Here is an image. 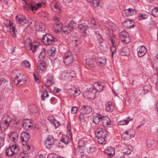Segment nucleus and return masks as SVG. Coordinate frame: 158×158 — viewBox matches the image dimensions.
<instances>
[{"label":"nucleus","instance_id":"1","mask_svg":"<svg viewBox=\"0 0 158 158\" xmlns=\"http://www.w3.org/2000/svg\"><path fill=\"white\" fill-rule=\"evenodd\" d=\"M57 39L54 38L51 34H46L42 38V41L46 45H56Z\"/></svg>","mask_w":158,"mask_h":158},{"label":"nucleus","instance_id":"2","mask_svg":"<svg viewBox=\"0 0 158 158\" xmlns=\"http://www.w3.org/2000/svg\"><path fill=\"white\" fill-rule=\"evenodd\" d=\"M57 39L54 38L51 34H46L42 38V41L46 45H56Z\"/></svg>","mask_w":158,"mask_h":158},{"label":"nucleus","instance_id":"3","mask_svg":"<svg viewBox=\"0 0 158 158\" xmlns=\"http://www.w3.org/2000/svg\"><path fill=\"white\" fill-rule=\"evenodd\" d=\"M81 112L79 115V118L81 122L86 121V114H89L92 111V108L89 106H84L81 109Z\"/></svg>","mask_w":158,"mask_h":158},{"label":"nucleus","instance_id":"4","mask_svg":"<svg viewBox=\"0 0 158 158\" xmlns=\"http://www.w3.org/2000/svg\"><path fill=\"white\" fill-rule=\"evenodd\" d=\"M77 24L73 21H71L66 26H64L62 28L63 31L67 34L70 33L72 30L77 27Z\"/></svg>","mask_w":158,"mask_h":158},{"label":"nucleus","instance_id":"5","mask_svg":"<svg viewBox=\"0 0 158 158\" xmlns=\"http://www.w3.org/2000/svg\"><path fill=\"white\" fill-rule=\"evenodd\" d=\"M135 132L134 130L129 129L123 133L122 135V138L124 140H128L135 136Z\"/></svg>","mask_w":158,"mask_h":158},{"label":"nucleus","instance_id":"6","mask_svg":"<svg viewBox=\"0 0 158 158\" xmlns=\"http://www.w3.org/2000/svg\"><path fill=\"white\" fill-rule=\"evenodd\" d=\"M119 37L122 40V41L126 44L130 42L131 38L129 33L125 30L122 31L119 33Z\"/></svg>","mask_w":158,"mask_h":158},{"label":"nucleus","instance_id":"7","mask_svg":"<svg viewBox=\"0 0 158 158\" xmlns=\"http://www.w3.org/2000/svg\"><path fill=\"white\" fill-rule=\"evenodd\" d=\"M24 44L27 49L28 50H31L33 53L35 52L36 49L38 48V46L35 45L33 46V44L29 38L26 40Z\"/></svg>","mask_w":158,"mask_h":158},{"label":"nucleus","instance_id":"8","mask_svg":"<svg viewBox=\"0 0 158 158\" xmlns=\"http://www.w3.org/2000/svg\"><path fill=\"white\" fill-rule=\"evenodd\" d=\"M102 125L104 127H111L112 125L110 118L107 116L102 117V120L100 125Z\"/></svg>","mask_w":158,"mask_h":158},{"label":"nucleus","instance_id":"9","mask_svg":"<svg viewBox=\"0 0 158 158\" xmlns=\"http://www.w3.org/2000/svg\"><path fill=\"white\" fill-rule=\"evenodd\" d=\"M64 56V63L66 65H68L73 62L74 57L71 53L66 54Z\"/></svg>","mask_w":158,"mask_h":158},{"label":"nucleus","instance_id":"10","mask_svg":"<svg viewBox=\"0 0 158 158\" xmlns=\"http://www.w3.org/2000/svg\"><path fill=\"white\" fill-rule=\"evenodd\" d=\"M46 69V64L42 60H40L37 65V70L40 73H44Z\"/></svg>","mask_w":158,"mask_h":158},{"label":"nucleus","instance_id":"11","mask_svg":"<svg viewBox=\"0 0 158 158\" xmlns=\"http://www.w3.org/2000/svg\"><path fill=\"white\" fill-rule=\"evenodd\" d=\"M97 133L96 136L97 137H106L108 135L107 132L105 129H103L102 128L97 129L96 131Z\"/></svg>","mask_w":158,"mask_h":158},{"label":"nucleus","instance_id":"12","mask_svg":"<svg viewBox=\"0 0 158 158\" xmlns=\"http://www.w3.org/2000/svg\"><path fill=\"white\" fill-rule=\"evenodd\" d=\"M122 24H123V26L125 28L128 29L133 28L135 27L134 22L129 19H126L124 21Z\"/></svg>","mask_w":158,"mask_h":158},{"label":"nucleus","instance_id":"13","mask_svg":"<svg viewBox=\"0 0 158 158\" xmlns=\"http://www.w3.org/2000/svg\"><path fill=\"white\" fill-rule=\"evenodd\" d=\"M15 18L17 23L21 25H23L27 21L25 16L21 15H17Z\"/></svg>","mask_w":158,"mask_h":158},{"label":"nucleus","instance_id":"14","mask_svg":"<svg viewBox=\"0 0 158 158\" xmlns=\"http://www.w3.org/2000/svg\"><path fill=\"white\" fill-rule=\"evenodd\" d=\"M54 142L53 138L49 135L46 142H44L45 146L48 148H50L54 144Z\"/></svg>","mask_w":158,"mask_h":158},{"label":"nucleus","instance_id":"15","mask_svg":"<svg viewBox=\"0 0 158 158\" xmlns=\"http://www.w3.org/2000/svg\"><path fill=\"white\" fill-rule=\"evenodd\" d=\"M96 92L94 88H89V89H87L84 91L85 93H86V94L89 95L88 97L89 98L94 97L95 94Z\"/></svg>","mask_w":158,"mask_h":158},{"label":"nucleus","instance_id":"16","mask_svg":"<svg viewBox=\"0 0 158 158\" xmlns=\"http://www.w3.org/2000/svg\"><path fill=\"white\" fill-rule=\"evenodd\" d=\"M130 50L127 47H124L122 48L119 51L120 54L123 56H128L129 55Z\"/></svg>","mask_w":158,"mask_h":158},{"label":"nucleus","instance_id":"17","mask_svg":"<svg viewBox=\"0 0 158 158\" xmlns=\"http://www.w3.org/2000/svg\"><path fill=\"white\" fill-rule=\"evenodd\" d=\"M147 50L145 46H142L140 47L138 52V56L139 57H143L146 53Z\"/></svg>","mask_w":158,"mask_h":158},{"label":"nucleus","instance_id":"18","mask_svg":"<svg viewBox=\"0 0 158 158\" xmlns=\"http://www.w3.org/2000/svg\"><path fill=\"white\" fill-rule=\"evenodd\" d=\"M21 140L22 141H25L27 142L28 141L30 138L29 134L27 132H23L21 135Z\"/></svg>","mask_w":158,"mask_h":158},{"label":"nucleus","instance_id":"19","mask_svg":"<svg viewBox=\"0 0 158 158\" xmlns=\"http://www.w3.org/2000/svg\"><path fill=\"white\" fill-rule=\"evenodd\" d=\"M125 13L127 16H130L135 15L136 11L135 10L129 8L124 10Z\"/></svg>","mask_w":158,"mask_h":158},{"label":"nucleus","instance_id":"20","mask_svg":"<svg viewBox=\"0 0 158 158\" xmlns=\"http://www.w3.org/2000/svg\"><path fill=\"white\" fill-rule=\"evenodd\" d=\"M85 148V142L83 140H80L78 142V147L77 148L79 152L81 153L83 152Z\"/></svg>","mask_w":158,"mask_h":158},{"label":"nucleus","instance_id":"21","mask_svg":"<svg viewBox=\"0 0 158 158\" xmlns=\"http://www.w3.org/2000/svg\"><path fill=\"white\" fill-rule=\"evenodd\" d=\"M94 88L96 91L100 92L103 90L104 86L98 82H96L94 84Z\"/></svg>","mask_w":158,"mask_h":158},{"label":"nucleus","instance_id":"22","mask_svg":"<svg viewBox=\"0 0 158 158\" xmlns=\"http://www.w3.org/2000/svg\"><path fill=\"white\" fill-rule=\"evenodd\" d=\"M114 109V106L111 102H108L106 104V111L111 112Z\"/></svg>","mask_w":158,"mask_h":158},{"label":"nucleus","instance_id":"23","mask_svg":"<svg viewBox=\"0 0 158 158\" xmlns=\"http://www.w3.org/2000/svg\"><path fill=\"white\" fill-rule=\"evenodd\" d=\"M86 63L89 66L91 67H94V64L96 62V59H88L86 60Z\"/></svg>","mask_w":158,"mask_h":158},{"label":"nucleus","instance_id":"24","mask_svg":"<svg viewBox=\"0 0 158 158\" xmlns=\"http://www.w3.org/2000/svg\"><path fill=\"white\" fill-rule=\"evenodd\" d=\"M131 147H128L127 145H125L123 149V153L125 154L126 155H128L130 154L131 151Z\"/></svg>","mask_w":158,"mask_h":158},{"label":"nucleus","instance_id":"25","mask_svg":"<svg viewBox=\"0 0 158 158\" xmlns=\"http://www.w3.org/2000/svg\"><path fill=\"white\" fill-rule=\"evenodd\" d=\"M3 86L4 88L9 89H12V86L10 82L6 81V80L3 82Z\"/></svg>","mask_w":158,"mask_h":158},{"label":"nucleus","instance_id":"26","mask_svg":"<svg viewBox=\"0 0 158 158\" xmlns=\"http://www.w3.org/2000/svg\"><path fill=\"white\" fill-rule=\"evenodd\" d=\"M61 26V25L59 23H56L53 27L54 32L56 33H59L62 29Z\"/></svg>","mask_w":158,"mask_h":158},{"label":"nucleus","instance_id":"27","mask_svg":"<svg viewBox=\"0 0 158 158\" xmlns=\"http://www.w3.org/2000/svg\"><path fill=\"white\" fill-rule=\"evenodd\" d=\"M96 63L98 65L103 66L106 63V60L105 59H96Z\"/></svg>","mask_w":158,"mask_h":158},{"label":"nucleus","instance_id":"28","mask_svg":"<svg viewBox=\"0 0 158 158\" xmlns=\"http://www.w3.org/2000/svg\"><path fill=\"white\" fill-rule=\"evenodd\" d=\"M48 52L49 56H53L56 53V49L55 47H52L51 49L48 50Z\"/></svg>","mask_w":158,"mask_h":158},{"label":"nucleus","instance_id":"29","mask_svg":"<svg viewBox=\"0 0 158 158\" xmlns=\"http://www.w3.org/2000/svg\"><path fill=\"white\" fill-rule=\"evenodd\" d=\"M102 120V117L98 116H95L93 118L94 123L95 124H98L99 123H101Z\"/></svg>","mask_w":158,"mask_h":158},{"label":"nucleus","instance_id":"30","mask_svg":"<svg viewBox=\"0 0 158 158\" xmlns=\"http://www.w3.org/2000/svg\"><path fill=\"white\" fill-rule=\"evenodd\" d=\"M6 153L8 156H11L16 153L15 152H14L13 150H12L10 148H8L6 150Z\"/></svg>","mask_w":158,"mask_h":158},{"label":"nucleus","instance_id":"31","mask_svg":"<svg viewBox=\"0 0 158 158\" xmlns=\"http://www.w3.org/2000/svg\"><path fill=\"white\" fill-rule=\"evenodd\" d=\"M62 138L60 139L61 142L64 143L65 144H67L69 142V137L66 135L62 136Z\"/></svg>","mask_w":158,"mask_h":158},{"label":"nucleus","instance_id":"32","mask_svg":"<svg viewBox=\"0 0 158 158\" xmlns=\"http://www.w3.org/2000/svg\"><path fill=\"white\" fill-rule=\"evenodd\" d=\"M13 81L16 85H22L26 83V80L25 78H23L19 79L16 83V81L15 80H13Z\"/></svg>","mask_w":158,"mask_h":158},{"label":"nucleus","instance_id":"33","mask_svg":"<svg viewBox=\"0 0 158 158\" xmlns=\"http://www.w3.org/2000/svg\"><path fill=\"white\" fill-rule=\"evenodd\" d=\"M98 139V141L99 144H105L106 142V137H103L100 138L97 137Z\"/></svg>","mask_w":158,"mask_h":158},{"label":"nucleus","instance_id":"34","mask_svg":"<svg viewBox=\"0 0 158 158\" xmlns=\"http://www.w3.org/2000/svg\"><path fill=\"white\" fill-rule=\"evenodd\" d=\"M151 89L152 86L150 85H146L143 88L144 93L145 94L147 93L148 91L151 90Z\"/></svg>","mask_w":158,"mask_h":158},{"label":"nucleus","instance_id":"35","mask_svg":"<svg viewBox=\"0 0 158 158\" xmlns=\"http://www.w3.org/2000/svg\"><path fill=\"white\" fill-rule=\"evenodd\" d=\"M46 50L44 48L41 51V52L40 53L39 57L41 59H43L45 57L46 54Z\"/></svg>","mask_w":158,"mask_h":158},{"label":"nucleus","instance_id":"36","mask_svg":"<svg viewBox=\"0 0 158 158\" xmlns=\"http://www.w3.org/2000/svg\"><path fill=\"white\" fill-rule=\"evenodd\" d=\"M129 119V118L128 117L127 118V120H124L123 121H119L118 123V125H127V124L129 121L130 120H132V119H130L128 120V119Z\"/></svg>","mask_w":158,"mask_h":158},{"label":"nucleus","instance_id":"37","mask_svg":"<svg viewBox=\"0 0 158 158\" xmlns=\"http://www.w3.org/2000/svg\"><path fill=\"white\" fill-rule=\"evenodd\" d=\"M39 28L38 29L39 31H43L46 30V27L44 23H39Z\"/></svg>","mask_w":158,"mask_h":158},{"label":"nucleus","instance_id":"38","mask_svg":"<svg viewBox=\"0 0 158 158\" xmlns=\"http://www.w3.org/2000/svg\"><path fill=\"white\" fill-rule=\"evenodd\" d=\"M78 27L81 30H86L88 28V26L85 23L79 25Z\"/></svg>","mask_w":158,"mask_h":158},{"label":"nucleus","instance_id":"39","mask_svg":"<svg viewBox=\"0 0 158 158\" xmlns=\"http://www.w3.org/2000/svg\"><path fill=\"white\" fill-rule=\"evenodd\" d=\"M24 31L27 33L29 34L32 31L33 29L31 26L29 25H28L24 29Z\"/></svg>","mask_w":158,"mask_h":158},{"label":"nucleus","instance_id":"40","mask_svg":"<svg viewBox=\"0 0 158 158\" xmlns=\"http://www.w3.org/2000/svg\"><path fill=\"white\" fill-rule=\"evenodd\" d=\"M100 44V49L103 51H106L107 49V48L106 45L103 42L102 43H99Z\"/></svg>","mask_w":158,"mask_h":158},{"label":"nucleus","instance_id":"41","mask_svg":"<svg viewBox=\"0 0 158 158\" xmlns=\"http://www.w3.org/2000/svg\"><path fill=\"white\" fill-rule=\"evenodd\" d=\"M30 110L31 112L34 113H37L38 111L37 106L34 105L31 106Z\"/></svg>","mask_w":158,"mask_h":158},{"label":"nucleus","instance_id":"42","mask_svg":"<svg viewBox=\"0 0 158 158\" xmlns=\"http://www.w3.org/2000/svg\"><path fill=\"white\" fill-rule=\"evenodd\" d=\"M152 14L154 17H158V8H156L153 9L152 11Z\"/></svg>","mask_w":158,"mask_h":158},{"label":"nucleus","instance_id":"43","mask_svg":"<svg viewBox=\"0 0 158 158\" xmlns=\"http://www.w3.org/2000/svg\"><path fill=\"white\" fill-rule=\"evenodd\" d=\"M88 23L91 27H93L96 25L95 20L93 18H90L89 19Z\"/></svg>","mask_w":158,"mask_h":158},{"label":"nucleus","instance_id":"44","mask_svg":"<svg viewBox=\"0 0 158 158\" xmlns=\"http://www.w3.org/2000/svg\"><path fill=\"white\" fill-rule=\"evenodd\" d=\"M27 124H28L27 120H24L23 122L22 127L26 130L29 131V128L27 126Z\"/></svg>","mask_w":158,"mask_h":158},{"label":"nucleus","instance_id":"45","mask_svg":"<svg viewBox=\"0 0 158 158\" xmlns=\"http://www.w3.org/2000/svg\"><path fill=\"white\" fill-rule=\"evenodd\" d=\"M139 17L141 18H140L139 19L140 20H142L143 19H146L148 17V15L145 14H139Z\"/></svg>","mask_w":158,"mask_h":158},{"label":"nucleus","instance_id":"46","mask_svg":"<svg viewBox=\"0 0 158 158\" xmlns=\"http://www.w3.org/2000/svg\"><path fill=\"white\" fill-rule=\"evenodd\" d=\"M22 65L26 68H29L30 66L29 61L26 60L23 61Z\"/></svg>","mask_w":158,"mask_h":158},{"label":"nucleus","instance_id":"47","mask_svg":"<svg viewBox=\"0 0 158 158\" xmlns=\"http://www.w3.org/2000/svg\"><path fill=\"white\" fill-rule=\"evenodd\" d=\"M93 5L94 7H96L98 6L99 3V0H93L92 1Z\"/></svg>","mask_w":158,"mask_h":158},{"label":"nucleus","instance_id":"48","mask_svg":"<svg viewBox=\"0 0 158 158\" xmlns=\"http://www.w3.org/2000/svg\"><path fill=\"white\" fill-rule=\"evenodd\" d=\"M48 96L49 95L47 91L44 92V93L41 95L42 100L44 101L45 98Z\"/></svg>","mask_w":158,"mask_h":158},{"label":"nucleus","instance_id":"49","mask_svg":"<svg viewBox=\"0 0 158 158\" xmlns=\"http://www.w3.org/2000/svg\"><path fill=\"white\" fill-rule=\"evenodd\" d=\"M97 37L99 43H102L103 42V39L101 35L98 34Z\"/></svg>","mask_w":158,"mask_h":158},{"label":"nucleus","instance_id":"50","mask_svg":"<svg viewBox=\"0 0 158 158\" xmlns=\"http://www.w3.org/2000/svg\"><path fill=\"white\" fill-rule=\"evenodd\" d=\"M25 4H26L24 6V9L26 10H29L31 6V3L28 4L27 3Z\"/></svg>","mask_w":158,"mask_h":158},{"label":"nucleus","instance_id":"51","mask_svg":"<svg viewBox=\"0 0 158 158\" xmlns=\"http://www.w3.org/2000/svg\"><path fill=\"white\" fill-rule=\"evenodd\" d=\"M69 91H71V92L72 93H74V94H76V96H77L80 94V90H77V89L73 90L71 89H69Z\"/></svg>","mask_w":158,"mask_h":158},{"label":"nucleus","instance_id":"52","mask_svg":"<svg viewBox=\"0 0 158 158\" xmlns=\"http://www.w3.org/2000/svg\"><path fill=\"white\" fill-rule=\"evenodd\" d=\"M12 150H13L14 152H15L16 153L17 152V151L19 150V148L17 145H13L11 147H10Z\"/></svg>","mask_w":158,"mask_h":158},{"label":"nucleus","instance_id":"53","mask_svg":"<svg viewBox=\"0 0 158 158\" xmlns=\"http://www.w3.org/2000/svg\"><path fill=\"white\" fill-rule=\"evenodd\" d=\"M52 81L50 79H47L46 83V86L47 87L50 86L52 84Z\"/></svg>","mask_w":158,"mask_h":158},{"label":"nucleus","instance_id":"54","mask_svg":"<svg viewBox=\"0 0 158 158\" xmlns=\"http://www.w3.org/2000/svg\"><path fill=\"white\" fill-rule=\"evenodd\" d=\"M153 141L151 139L148 140L146 141V144L148 145V147H150L151 146L153 143Z\"/></svg>","mask_w":158,"mask_h":158},{"label":"nucleus","instance_id":"55","mask_svg":"<svg viewBox=\"0 0 158 158\" xmlns=\"http://www.w3.org/2000/svg\"><path fill=\"white\" fill-rule=\"evenodd\" d=\"M110 149L112 150V152H109L108 150L107 153L108 154V156H109L110 158L112 157L113 155L114 154V150L113 148H111Z\"/></svg>","mask_w":158,"mask_h":158},{"label":"nucleus","instance_id":"56","mask_svg":"<svg viewBox=\"0 0 158 158\" xmlns=\"http://www.w3.org/2000/svg\"><path fill=\"white\" fill-rule=\"evenodd\" d=\"M110 49L112 52V56L113 57L114 53L116 51V48L115 45H113L110 48Z\"/></svg>","mask_w":158,"mask_h":158},{"label":"nucleus","instance_id":"57","mask_svg":"<svg viewBox=\"0 0 158 158\" xmlns=\"http://www.w3.org/2000/svg\"><path fill=\"white\" fill-rule=\"evenodd\" d=\"M77 107H73L71 109V113L73 114H75L77 113Z\"/></svg>","mask_w":158,"mask_h":158},{"label":"nucleus","instance_id":"58","mask_svg":"<svg viewBox=\"0 0 158 158\" xmlns=\"http://www.w3.org/2000/svg\"><path fill=\"white\" fill-rule=\"evenodd\" d=\"M54 123L55 124L56 128L57 127H58L60 125L59 122L56 120H55Z\"/></svg>","mask_w":158,"mask_h":158},{"label":"nucleus","instance_id":"59","mask_svg":"<svg viewBox=\"0 0 158 158\" xmlns=\"http://www.w3.org/2000/svg\"><path fill=\"white\" fill-rule=\"evenodd\" d=\"M4 139L1 136L0 137V146L2 147L4 144Z\"/></svg>","mask_w":158,"mask_h":158},{"label":"nucleus","instance_id":"60","mask_svg":"<svg viewBox=\"0 0 158 158\" xmlns=\"http://www.w3.org/2000/svg\"><path fill=\"white\" fill-rule=\"evenodd\" d=\"M61 91V89H60L57 88L56 87H54V89H53V92H54L56 93H58L60 91Z\"/></svg>","mask_w":158,"mask_h":158},{"label":"nucleus","instance_id":"61","mask_svg":"<svg viewBox=\"0 0 158 158\" xmlns=\"http://www.w3.org/2000/svg\"><path fill=\"white\" fill-rule=\"evenodd\" d=\"M108 25L111 27H114L115 26V25L114 23L110 21L108 22Z\"/></svg>","mask_w":158,"mask_h":158},{"label":"nucleus","instance_id":"62","mask_svg":"<svg viewBox=\"0 0 158 158\" xmlns=\"http://www.w3.org/2000/svg\"><path fill=\"white\" fill-rule=\"evenodd\" d=\"M67 127L68 131L69 132H70L71 130V127H70V123H68Z\"/></svg>","mask_w":158,"mask_h":158},{"label":"nucleus","instance_id":"63","mask_svg":"<svg viewBox=\"0 0 158 158\" xmlns=\"http://www.w3.org/2000/svg\"><path fill=\"white\" fill-rule=\"evenodd\" d=\"M31 10L32 11H33L34 10H37V8L35 6H33L32 4H31Z\"/></svg>","mask_w":158,"mask_h":158},{"label":"nucleus","instance_id":"64","mask_svg":"<svg viewBox=\"0 0 158 158\" xmlns=\"http://www.w3.org/2000/svg\"><path fill=\"white\" fill-rule=\"evenodd\" d=\"M73 43L75 44V45L77 46L78 45V44L77 43V42L78 41V39H74L72 40Z\"/></svg>","mask_w":158,"mask_h":158}]
</instances>
